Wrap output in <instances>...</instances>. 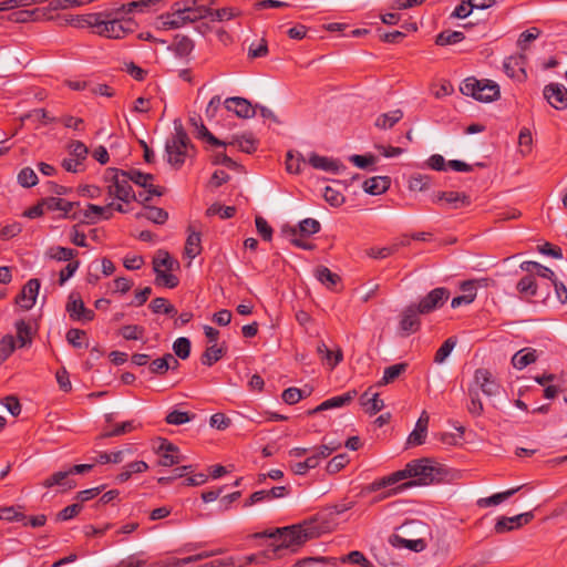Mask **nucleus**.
I'll list each match as a JSON object with an SVG mask.
<instances>
[{"label": "nucleus", "instance_id": "f257e3e1", "mask_svg": "<svg viewBox=\"0 0 567 567\" xmlns=\"http://www.w3.org/2000/svg\"><path fill=\"white\" fill-rule=\"evenodd\" d=\"M446 471L431 458H419L409 462L404 468L374 480L365 487L367 493H375L388 488L377 496L372 503L400 494L416 485H429L441 482Z\"/></svg>", "mask_w": 567, "mask_h": 567}, {"label": "nucleus", "instance_id": "f03ea898", "mask_svg": "<svg viewBox=\"0 0 567 567\" xmlns=\"http://www.w3.org/2000/svg\"><path fill=\"white\" fill-rule=\"evenodd\" d=\"M327 532L323 520L319 516L290 526L279 527L272 530L256 533L255 538L268 537L276 540L271 549L266 550L267 558H280L285 551L297 553L307 542L319 537Z\"/></svg>", "mask_w": 567, "mask_h": 567}, {"label": "nucleus", "instance_id": "7ed1b4c3", "mask_svg": "<svg viewBox=\"0 0 567 567\" xmlns=\"http://www.w3.org/2000/svg\"><path fill=\"white\" fill-rule=\"evenodd\" d=\"M209 90L203 86L195 101V111L190 113L188 122L193 134L209 144H213V135L210 134L206 123L210 121V107L213 106V96L206 101Z\"/></svg>", "mask_w": 567, "mask_h": 567}, {"label": "nucleus", "instance_id": "20e7f679", "mask_svg": "<svg viewBox=\"0 0 567 567\" xmlns=\"http://www.w3.org/2000/svg\"><path fill=\"white\" fill-rule=\"evenodd\" d=\"M175 134L166 141L167 162L175 167L182 166L188 156L189 138L179 120L174 121Z\"/></svg>", "mask_w": 567, "mask_h": 567}, {"label": "nucleus", "instance_id": "39448f33", "mask_svg": "<svg viewBox=\"0 0 567 567\" xmlns=\"http://www.w3.org/2000/svg\"><path fill=\"white\" fill-rule=\"evenodd\" d=\"M462 94L472 96L481 102H492L499 97V86L491 80H477L467 78L460 86Z\"/></svg>", "mask_w": 567, "mask_h": 567}, {"label": "nucleus", "instance_id": "423d86ee", "mask_svg": "<svg viewBox=\"0 0 567 567\" xmlns=\"http://www.w3.org/2000/svg\"><path fill=\"white\" fill-rule=\"evenodd\" d=\"M169 17L172 20L178 21V28L184 25L186 22L199 21L197 29L202 33H206L210 30L209 22L213 20L210 18L209 9L205 7L177 9L171 13Z\"/></svg>", "mask_w": 567, "mask_h": 567}, {"label": "nucleus", "instance_id": "0eeeda50", "mask_svg": "<svg viewBox=\"0 0 567 567\" xmlns=\"http://www.w3.org/2000/svg\"><path fill=\"white\" fill-rule=\"evenodd\" d=\"M449 297V289L439 287L424 296L415 307L417 308L419 313L427 315L435 309L441 308L447 301Z\"/></svg>", "mask_w": 567, "mask_h": 567}, {"label": "nucleus", "instance_id": "6e6552de", "mask_svg": "<svg viewBox=\"0 0 567 567\" xmlns=\"http://www.w3.org/2000/svg\"><path fill=\"white\" fill-rule=\"evenodd\" d=\"M131 20H123L116 16L113 19L103 20L102 23L99 24V34L106 38L120 39L131 32Z\"/></svg>", "mask_w": 567, "mask_h": 567}, {"label": "nucleus", "instance_id": "1a4fd4ad", "mask_svg": "<svg viewBox=\"0 0 567 567\" xmlns=\"http://www.w3.org/2000/svg\"><path fill=\"white\" fill-rule=\"evenodd\" d=\"M533 518V512L522 513L512 517L501 516L494 525V532L501 535L519 529L524 525H527Z\"/></svg>", "mask_w": 567, "mask_h": 567}, {"label": "nucleus", "instance_id": "9d476101", "mask_svg": "<svg viewBox=\"0 0 567 567\" xmlns=\"http://www.w3.org/2000/svg\"><path fill=\"white\" fill-rule=\"evenodd\" d=\"M543 95L550 106L558 111L567 109V89L560 83L545 85Z\"/></svg>", "mask_w": 567, "mask_h": 567}, {"label": "nucleus", "instance_id": "9b49d317", "mask_svg": "<svg viewBox=\"0 0 567 567\" xmlns=\"http://www.w3.org/2000/svg\"><path fill=\"white\" fill-rule=\"evenodd\" d=\"M475 389H480L485 395L494 396L499 393L501 385L487 369H477L474 374Z\"/></svg>", "mask_w": 567, "mask_h": 567}, {"label": "nucleus", "instance_id": "f8f14e48", "mask_svg": "<svg viewBox=\"0 0 567 567\" xmlns=\"http://www.w3.org/2000/svg\"><path fill=\"white\" fill-rule=\"evenodd\" d=\"M526 63L527 58L524 53L511 55L504 61V71L509 78L524 82L527 79Z\"/></svg>", "mask_w": 567, "mask_h": 567}, {"label": "nucleus", "instance_id": "ddd939ff", "mask_svg": "<svg viewBox=\"0 0 567 567\" xmlns=\"http://www.w3.org/2000/svg\"><path fill=\"white\" fill-rule=\"evenodd\" d=\"M224 105L227 111L235 113L240 118H250L256 115V107L245 97H228L224 101Z\"/></svg>", "mask_w": 567, "mask_h": 567}, {"label": "nucleus", "instance_id": "4468645a", "mask_svg": "<svg viewBox=\"0 0 567 567\" xmlns=\"http://www.w3.org/2000/svg\"><path fill=\"white\" fill-rule=\"evenodd\" d=\"M159 455V464L162 466H173L184 461V455L179 452V449L171 442L162 441L157 447Z\"/></svg>", "mask_w": 567, "mask_h": 567}, {"label": "nucleus", "instance_id": "2eb2a0df", "mask_svg": "<svg viewBox=\"0 0 567 567\" xmlns=\"http://www.w3.org/2000/svg\"><path fill=\"white\" fill-rule=\"evenodd\" d=\"M289 488L286 486H275L270 489H261L252 493L248 499L245 501L244 506L248 507L264 501H271L275 498H281L288 495Z\"/></svg>", "mask_w": 567, "mask_h": 567}, {"label": "nucleus", "instance_id": "dca6fc26", "mask_svg": "<svg viewBox=\"0 0 567 567\" xmlns=\"http://www.w3.org/2000/svg\"><path fill=\"white\" fill-rule=\"evenodd\" d=\"M355 396H357V391L355 390L348 391V392H346V393H343L341 395L332 396V398L323 401L321 404H319L315 409L309 410L308 414L312 415V414L321 412V411H326V410H330V409H337V408H341V406L348 405V404H350L353 401V399Z\"/></svg>", "mask_w": 567, "mask_h": 567}, {"label": "nucleus", "instance_id": "f3484780", "mask_svg": "<svg viewBox=\"0 0 567 567\" xmlns=\"http://www.w3.org/2000/svg\"><path fill=\"white\" fill-rule=\"evenodd\" d=\"M419 311L417 308L414 305L409 306L401 316L400 320V330L405 334L409 336L420 328V319H419Z\"/></svg>", "mask_w": 567, "mask_h": 567}, {"label": "nucleus", "instance_id": "a211bd4d", "mask_svg": "<svg viewBox=\"0 0 567 567\" xmlns=\"http://www.w3.org/2000/svg\"><path fill=\"white\" fill-rule=\"evenodd\" d=\"M126 179L132 181L134 184L147 189V193L151 195L161 196L163 192L158 188L153 186L151 183L154 179V176L152 174L143 173L137 169H131L126 171Z\"/></svg>", "mask_w": 567, "mask_h": 567}, {"label": "nucleus", "instance_id": "6ab92c4d", "mask_svg": "<svg viewBox=\"0 0 567 567\" xmlns=\"http://www.w3.org/2000/svg\"><path fill=\"white\" fill-rule=\"evenodd\" d=\"M40 289L39 279H30L23 287L20 296L17 299V302L24 309H31L37 300L38 293Z\"/></svg>", "mask_w": 567, "mask_h": 567}, {"label": "nucleus", "instance_id": "aec40b11", "mask_svg": "<svg viewBox=\"0 0 567 567\" xmlns=\"http://www.w3.org/2000/svg\"><path fill=\"white\" fill-rule=\"evenodd\" d=\"M434 202H444L450 208L458 209L467 207L471 204V197L467 194L460 192H440Z\"/></svg>", "mask_w": 567, "mask_h": 567}, {"label": "nucleus", "instance_id": "412c9836", "mask_svg": "<svg viewBox=\"0 0 567 567\" xmlns=\"http://www.w3.org/2000/svg\"><path fill=\"white\" fill-rule=\"evenodd\" d=\"M371 390L372 388L370 386L361 394L360 404L364 408L368 414L374 415L384 408V403L383 400L379 398V394L372 393Z\"/></svg>", "mask_w": 567, "mask_h": 567}, {"label": "nucleus", "instance_id": "4be33fe9", "mask_svg": "<svg viewBox=\"0 0 567 567\" xmlns=\"http://www.w3.org/2000/svg\"><path fill=\"white\" fill-rule=\"evenodd\" d=\"M107 193L111 197H115L122 202H130L131 198H135V194L132 186L126 178L116 181L115 185H109Z\"/></svg>", "mask_w": 567, "mask_h": 567}, {"label": "nucleus", "instance_id": "5701e85b", "mask_svg": "<svg viewBox=\"0 0 567 567\" xmlns=\"http://www.w3.org/2000/svg\"><path fill=\"white\" fill-rule=\"evenodd\" d=\"M228 144L238 146L244 153L252 154L257 151L259 141L252 133H244L241 135H235Z\"/></svg>", "mask_w": 567, "mask_h": 567}, {"label": "nucleus", "instance_id": "b1692460", "mask_svg": "<svg viewBox=\"0 0 567 567\" xmlns=\"http://www.w3.org/2000/svg\"><path fill=\"white\" fill-rule=\"evenodd\" d=\"M391 184V179L388 176H374L368 178L363 183V189L365 193L371 195H380L385 193Z\"/></svg>", "mask_w": 567, "mask_h": 567}, {"label": "nucleus", "instance_id": "393cba45", "mask_svg": "<svg viewBox=\"0 0 567 567\" xmlns=\"http://www.w3.org/2000/svg\"><path fill=\"white\" fill-rule=\"evenodd\" d=\"M71 472L69 470L66 471H59L52 474L50 477H48L43 482L44 487H53V486H60L64 489H71L75 487L74 481L70 478Z\"/></svg>", "mask_w": 567, "mask_h": 567}, {"label": "nucleus", "instance_id": "a878e982", "mask_svg": "<svg viewBox=\"0 0 567 567\" xmlns=\"http://www.w3.org/2000/svg\"><path fill=\"white\" fill-rule=\"evenodd\" d=\"M188 233L185 255L189 259H194L200 252V233L195 225H189Z\"/></svg>", "mask_w": 567, "mask_h": 567}, {"label": "nucleus", "instance_id": "bb28decb", "mask_svg": "<svg viewBox=\"0 0 567 567\" xmlns=\"http://www.w3.org/2000/svg\"><path fill=\"white\" fill-rule=\"evenodd\" d=\"M537 358L538 355L535 349H523L513 355L512 364L514 368L522 370L530 363H534Z\"/></svg>", "mask_w": 567, "mask_h": 567}, {"label": "nucleus", "instance_id": "cd10ccee", "mask_svg": "<svg viewBox=\"0 0 567 567\" xmlns=\"http://www.w3.org/2000/svg\"><path fill=\"white\" fill-rule=\"evenodd\" d=\"M402 117L403 112L402 110L398 109L389 113L380 114L377 117L374 125L380 130H389L392 128L399 121H401Z\"/></svg>", "mask_w": 567, "mask_h": 567}, {"label": "nucleus", "instance_id": "c85d7f7f", "mask_svg": "<svg viewBox=\"0 0 567 567\" xmlns=\"http://www.w3.org/2000/svg\"><path fill=\"white\" fill-rule=\"evenodd\" d=\"M520 269L534 276L535 274L542 278L554 280L555 274L548 267H545L536 261H524L520 264Z\"/></svg>", "mask_w": 567, "mask_h": 567}, {"label": "nucleus", "instance_id": "c756f323", "mask_svg": "<svg viewBox=\"0 0 567 567\" xmlns=\"http://www.w3.org/2000/svg\"><path fill=\"white\" fill-rule=\"evenodd\" d=\"M309 164L317 169H322L326 172H337L340 166H342L337 161L330 159L324 156H320L318 154H311L309 157Z\"/></svg>", "mask_w": 567, "mask_h": 567}, {"label": "nucleus", "instance_id": "7c9ffc66", "mask_svg": "<svg viewBox=\"0 0 567 567\" xmlns=\"http://www.w3.org/2000/svg\"><path fill=\"white\" fill-rule=\"evenodd\" d=\"M523 486H517L511 489H507L505 492L496 493L489 497L480 498L477 501V505L480 507H488V506H496L501 504L502 502L506 501L511 496H513L515 493H517Z\"/></svg>", "mask_w": 567, "mask_h": 567}, {"label": "nucleus", "instance_id": "2f4dec72", "mask_svg": "<svg viewBox=\"0 0 567 567\" xmlns=\"http://www.w3.org/2000/svg\"><path fill=\"white\" fill-rule=\"evenodd\" d=\"M408 369V363H396L385 368L382 379L377 383L378 386H383L395 381Z\"/></svg>", "mask_w": 567, "mask_h": 567}, {"label": "nucleus", "instance_id": "473e14b6", "mask_svg": "<svg viewBox=\"0 0 567 567\" xmlns=\"http://www.w3.org/2000/svg\"><path fill=\"white\" fill-rule=\"evenodd\" d=\"M154 271L166 270L173 271L178 267V262L174 260L168 252L159 250L153 260Z\"/></svg>", "mask_w": 567, "mask_h": 567}, {"label": "nucleus", "instance_id": "72a5a7b5", "mask_svg": "<svg viewBox=\"0 0 567 567\" xmlns=\"http://www.w3.org/2000/svg\"><path fill=\"white\" fill-rule=\"evenodd\" d=\"M315 276L322 285H324L328 288H332L341 280L339 275L332 272L326 266H318L315 269Z\"/></svg>", "mask_w": 567, "mask_h": 567}, {"label": "nucleus", "instance_id": "f704fd0d", "mask_svg": "<svg viewBox=\"0 0 567 567\" xmlns=\"http://www.w3.org/2000/svg\"><path fill=\"white\" fill-rule=\"evenodd\" d=\"M516 288L519 293L527 298L536 296L537 284L535 277L528 274L517 282Z\"/></svg>", "mask_w": 567, "mask_h": 567}, {"label": "nucleus", "instance_id": "c9c22d12", "mask_svg": "<svg viewBox=\"0 0 567 567\" xmlns=\"http://www.w3.org/2000/svg\"><path fill=\"white\" fill-rule=\"evenodd\" d=\"M178 361L174 358L173 354L168 353L163 358L156 359L151 363V371L153 373L163 374L173 365L176 367Z\"/></svg>", "mask_w": 567, "mask_h": 567}, {"label": "nucleus", "instance_id": "e433bc0d", "mask_svg": "<svg viewBox=\"0 0 567 567\" xmlns=\"http://www.w3.org/2000/svg\"><path fill=\"white\" fill-rule=\"evenodd\" d=\"M113 203H110L105 207L90 204L85 212V217L89 218L91 221H94L100 218L109 219L112 216L110 212Z\"/></svg>", "mask_w": 567, "mask_h": 567}, {"label": "nucleus", "instance_id": "4c0bfd02", "mask_svg": "<svg viewBox=\"0 0 567 567\" xmlns=\"http://www.w3.org/2000/svg\"><path fill=\"white\" fill-rule=\"evenodd\" d=\"M137 216L146 218L155 224H164L168 218L167 212L158 207H146L145 210L140 213Z\"/></svg>", "mask_w": 567, "mask_h": 567}, {"label": "nucleus", "instance_id": "58836bf2", "mask_svg": "<svg viewBox=\"0 0 567 567\" xmlns=\"http://www.w3.org/2000/svg\"><path fill=\"white\" fill-rule=\"evenodd\" d=\"M465 39V35L461 31H443L436 35L435 43L437 45L455 44Z\"/></svg>", "mask_w": 567, "mask_h": 567}, {"label": "nucleus", "instance_id": "ea45409f", "mask_svg": "<svg viewBox=\"0 0 567 567\" xmlns=\"http://www.w3.org/2000/svg\"><path fill=\"white\" fill-rule=\"evenodd\" d=\"M282 233L290 238V243L298 247L306 250H312L315 248V245L311 243H308L306 240H302L301 238L297 237L298 230L296 227L291 226H285L282 227Z\"/></svg>", "mask_w": 567, "mask_h": 567}, {"label": "nucleus", "instance_id": "a19ab883", "mask_svg": "<svg viewBox=\"0 0 567 567\" xmlns=\"http://www.w3.org/2000/svg\"><path fill=\"white\" fill-rule=\"evenodd\" d=\"M456 346V339L451 337L446 339L443 344L437 349L434 355L435 363H443L445 359L450 355L454 347Z\"/></svg>", "mask_w": 567, "mask_h": 567}, {"label": "nucleus", "instance_id": "79ce46f5", "mask_svg": "<svg viewBox=\"0 0 567 567\" xmlns=\"http://www.w3.org/2000/svg\"><path fill=\"white\" fill-rule=\"evenodd\" d=\"M221 493H223L221 488L215 489V501L218 499V507L220 511H227L229 508L230 504L234 503L235 501H237L241 496V493L238 491L233 492L225 496H220Z\"/></svg>", "mask_w": 567, "mask_h": 567}, {"label": "nucleus", "instance_id": "37998d69", "mask_svg": "<svg viewBox=\"0 0 567 567\" xmlns=\"http://www.w3.org/2000/svg\"><path fill=\"white\" fill-rule=\"evenodd\" d=\"M341 561L359 565L361 567H373V564L359 550L350 551L341 558Z\"/></svg>", "mask_w": 567, "mask_h": 567}, {"label": "nucleus", "instance_id": "c03bdc74", "mask_svg": "<svg viewBox=\"0 0 567 567\" xmlns=\"http://www.w3.org/2000/svg\"><path fill=\"white\" fill-rule=\"evenodd\" d=\"M468 395L471 399L470 404L467 406L468 412L474 416L482 415L484 408H483V403L478 396L477 390L471 386L468 389Z\"/></svg>", "mask_w": 567, "mask_h": 567}, {"label": "nucleus", "instance_id": "a18cd8bd", "mask_svg": "<svg viewBox=\"0 0 567 567\" xmlns=\"http://www.w3.org/2000/svg\"><path fill=\"white\" fill-rule=\"evenodd\" d=\"M150 307L153 310V312H155V313L163 312V313H166L169 316H175L177 313L174 306L168 303V301L165 298H155L151 302Z\"/></svg>", "mask_w": 567, "mask_h": 567}, {"label": "nucleus", "instance_id": "49530a36", "mask_svg": "<svg viewBox=\"0 0 567 567\" xmlns=\"http://www.w3.org/2000/svg\"><path fill=\"white\" fill-rule=\"evenodd\" d=\"M84 308L82 299L75 293H71L66 303V311L70 313V317L76 319Z\"/></svg>", "mask_w": 567, "mask_h": 567}, {"label": "nucleus", "instance_id": "de8ad7c7", "mask_svg": "<svg viewBox=\"0 0 567 567\" xmlns=\"http://www.w3.org/2000/svg\"><path fill=\"white\" fill-rule=\"evenodd\" d=\"M299 231L303 236L315 235L320 231L321 225L317 219L306 218L298 225Z\"/></svg>", "mask_w": 567, "mask_h": 567}, {"label": "nucleus", "instance_id": "09e8293b", "mask_svg": "<svg viewBox=\"0 0 567 567\" xmlns=\"http://www.w3.org/2000/svg\"><path fill=\"white\" fill-rule=\"evenodd\" d=\"M398 250H399V245L393 244L391 246L382 247V248L372 247L367 250V255L374 259H383V258H386V257L393 255Z\"/></svg>", "mask_w": 567, "mask_h": 567}, {"label": "nucleus", "instance_id": "8fccbe9b", "mask_svg": "<svg viewBox=\"0 0 567 567\" xmlns=\"http://www.w3.org/2000/svg\"><path fill=\"white\" fill-rule=\"evenodd\" d=\"M18 182L23 187H32L38 183V176L30 167H24L18 174Z\"/></svg>", "mask_w": 567, "mask_h": 567}, {"label": "nucleus", "instance_id": "3c124183", "mask_svg": "<svg viewBox=\"0 0 567 567\" xmlns=\"http://www.w3.org/2000/svg\"><path fill=\"white\" fill-rule=\"evenodd\" d=\"M17 338L20 347H24L31 342V327L24 322H17Z\"/></svg>", "mask_w": 567, "mask_h": 567}, {"label": "nucleus", "instance_id": "603ef678", "mask_svg": "<svg viewBox=\"0 0 567 567\" xmlns=\"http://www.w3.org/2000/svg\"><path fill=\"white\" fill-rule=\"evenodd\" d=\"M348 463L349 457L347 454H338L328 462L326 470L329 474H334L341 471Z\"/></svg>", "mask_w": 567, "mask_h": 567}, {"label": "nucleus", "instance_id": "864d4df0", "mask_svg": "<svg viewBox=\"0 0 567 567\" xmlns=\"http://www.w3.org/2000/svg\"><path fill=\"white\" fill-rule=\"evenodd\" d=\"M323 197L324 200L333 207H339L344 203V196L339 190L330 186L324 188Z\"/></svg>", "mask_w": 567, "mask_h": 567}, {"label": "nucleus", "instance_id": "5fc2aeb1", "mask_svg": "<svg viewBox=\"0 0 567 567\" xmlns=\"http://www.w3.org/2000/svg\"><path fill=\"white\" fill-rule=\"evenodd\" d=\"M518 145L523 155H526L532 151L533 136L528 128L524 127L520 130L518 135Z\"/></svg>", "mask_w": 567, "mask_h": 567}, {"label": "nucleus", "instance_id": "6e6d98bb", "mask_svg": "<svg viewBox=\"0 0 567 567\" xmlns=\"http://www.w3.org/2000/svg\"><path fill=\"white\" fill-rule=\"evenodd\" d=\"M173 350L175 354L181 359H186L190 352V342L187 338L181 337L175 340L173 344Z\"/></svg>", "mask_w": 567, "mask_h": 567}, {"label": "nucleus", "instance_id": "4d7b16f0", "mask_svg": "<svg viewBox=\"0 0 567 567\" xmlns=\"http://www.w3.org/2000/svg\"><path fill=\"white\" fill-rule=\"evenodd\" d=\"M306 395L308 393L298 388H288L282 392L281 398L287 404H296Z\"/></svg>", "mask_w": 567, "mask_h": 567}, {"label": "nucleus", "instance_id": "13d9d810", "mask_svg": "<svg viewBox=\"0 0 567 567\" xmlns=\"http://www.w3.org/2000/svg\"><path fill=\"white\" fill-rule=\"evenodd\" d=\"M255 224H256V229H257L258 234L261 236V238L264 240L270 241L272 238L274 231H272L271 226L268 224V221L264 217L257 216L255 218Z\"/></svg>", "mask_w": 567, "mask_h": 567}, {"label": "nucleus", "instance_id": "bf43d9fd", "mask_svg": "<svg viewBox=\"0 0 567 567\" xmlns=\"http://www.w3.org/2000/svg\"><path fill=\"white\" fill-rule=\"evenodd\" d=\"M101 13L86 14L78 18V25L91 27L99 34V24L102 23Z\"/></svg>", "mask_w": 567, "mask_h": 567}, {"label": "nucleus", "instance_id": "052dcab7", "mask_svg": "<svg viewBox=\"0 0 567 567\" xmlns=\"http://www.w3.org/2000/svg\"><path fill=\"white\" fill-rule=\"evenodd\" d=\"M540 35V30L537 28H530L523 33H520L517 44L520 48L522 51H525L527 49V43L530 41L536 40Z\"/></svg>", "mask_w": 567, "mask_h": 567}, {"label": "nucleus", "instance_id": "680f3d73", "mask_svg": "<svg viewBox=\"0 0 567 567\" xmlns=\"http://www.w3.org/2000/svg\"><path fill=\"white\" fill-rule=\"evenodd\" d=\"M395 540L402 545L403 547L410 549V550H413V551H422L425 549L426 547V544L423 539L419 538V539H405V538H402L400 536H395Z\"/></svg>", "mask_w": 567, "mask_h": 567}, {"label": "nucleus", "instance_id": "e2e57ef3", "mask_svg": "<svg viewBox=\"0 0 567 567\" xmlns=\"http://www.w3.org/2000/svg\"><path fill=\"white\" fill-rule=\"evenodd\" d=\"M155 272H156V282L158 285H162V286H165L168 288H174L177 286L178 280L174 275L171 274V271L158 270Z\"/></svg>", "mask_w": 567, "mask_h": 567}, {"label": "nucleus", "instance_id": "0e129e2a", "mask_svg": "<svg viewBox=\"0 0 567 567\" xmlns=\"http://www.w3.org/2000/svg\"><path fill=\"white\" fill-rule=\"evenodd\" d=\"M202 558V555H193L185 558H169L163 564V567H184Z\"/></svg>", "mask_w": 567, "mask_h": 567}, {"label": "nucleus", "instance_id": "69168bd1", "mask_svg": "<svg viewBox=\"0 0 567 567\" xmlns=\"http://www.w3.org/2000/svg\"><path fill=\"white\" fill-rule=\"evenodd\" d=\"M14 346L16 342L11 336H7L0 341V362L4 361L11 354L14 350Z\"/></svg>", "mask_w": 567, "mask_h": 567}, {"label": "nucleus", "instance_id": "338daca9", "mask_svg": "<svg viewBox=\"0 0 567 567\" xmlns=\"http://www.w3.org/2000/svg\"><path fill=\"white\" fill-rule=\"evenodd\" d=\"M144 329L140 326H124L121 329V334L126 340H138L141 339Z\"/></svg>", "mask_w": 567, "mask_h": 567}, {"label": "nucleus", "instance_id": "774afa93", "mask_svg": "<svg viewBox=\"0 0 567 567\" xmlns=\"http://www.w3.org/2000/svg\"><path fill=\"white\" fill-rule=\"evenodd\" d=\"M69 148H70V154L72 155L73 158H76L80 162H82L86 158L89 151H87V147L82 142H79V141L72 142L70 144Z\"/></svg>", "mask_w": 567, "mask_h": 567}]
</instances>
